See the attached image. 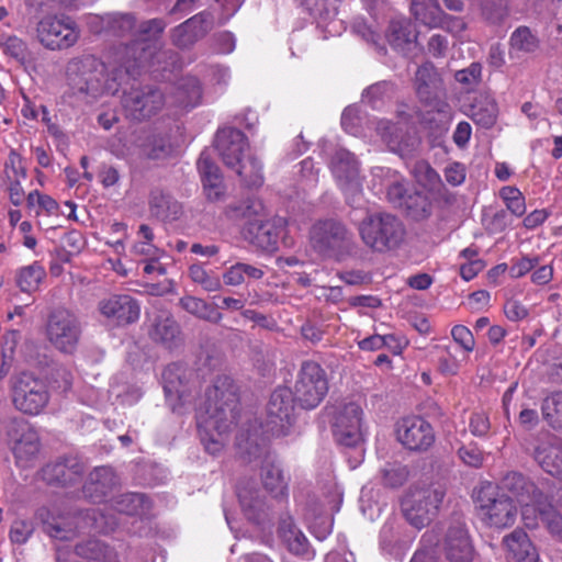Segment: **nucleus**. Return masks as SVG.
I'll return each instance as SVG.
<instances>
[{"mask_svg": "<svg viewBox=\"0 0 562 562\" xmlns=\"http://www.w3.org/2000/svg\"><path fill=\"white\" fill-rule=\"evenodd\" d=\"M260 476L265 488L274 497H283L288 492V481L277 458L266 452L260 468Z\"/></svg>", "mask_w": 562, "mask_h": 562, "instance_id": "obj_33", "label": "nucleus"}, {"mask_svg": "<svg viewBox=\"0 0 562 562\" xmlns=\"http://www.w3.org/2000/svg\"><path fill=\"white\" fill-rule=\"evenodd\" d=\"M329 166L337 181L359 175L356 157L345 148L334 151Z\"/></svg>", "mask_w": 562, "mask_h": 562, "instance_id": "obj_40", "label": "nucleus"}, {"mask_svg": "<svg viewBox=\"0 0 562 562\" xmlns=\"http://www.w3.org/2000/svg\"><path fill=\"white\" fill-rule=\"evenodd\" d=\"M44 531L58 540H70L76 535L79 525L66 521L63 517H48L43 519Z\"/></svg>", "mask_w": 562, "mask_h": 562, "instance_id": "obj_48", "label": "nucleus"}, {"mask_svg": "<svg viewBox=\"0 0 562 562\" xmlns=\"http://www.w3.org/2000/svg\"><path fill=\"white\" fill-rule=\"evenodd\" d=\"M458 456L465 465L472 468H480L484 462V453L474 442L461 446Z\"/></svg>", "mask_w": 562, "mask_h": 562, "instance_id": "obj_61", "label": "nucleus"}, {"mask_svg": "<svg viewBox=\"0 0 562 562\" xmlns=\"http://www.w3.org/2000/svg\"><path fill=\"white\" fill-rule=\"evenodd\" d=\"M138 236L142 240L134 243L131 248V255L140 260L159 261L162 251L154 245V233L147 224H142L138 228Z\"/></svg>", "mask_w": 562, "mask_h": 562, "instance_id": "obj_39", "label": "nucleus"}, {"mask_svg": "<svg viewBox=\"0 0 562 562\" xmlns=\"http://www.w3.org/2000/svg\"><path fill=\"white\" fill-rule=\"evenodd\" d=\"M26 428L32 427L16 416H3L0 419V432H4L13 441H16Z\"/></svg>", "mask_w": 562, "mask_h": 562, "instance_id": "obj_59", "label": "nucleus"}, {"mask_svg": "<svg viewBox=\"0 0 562 562\" xmlns=\"http://www.w3.org/2000/svg\"><path fill=\"white\" fill-rule=\"evenodd\" d=\"M214 24L210 11H203L188 19L172 30V43L179 48H188L202 38Z\"/></svg>", "mask_w": 562, "mask_h": 562, "instance_id": "obj_21", "label": "nucleus"}, {"mask_svg": "<svg viewBox=\"0 0 562 562\" xmlns=\"http://www.w3.org/2000/svg\"><path fill=\"white\" fill-rule=\"evenodd\" d=\"M40 437L33 428H26L14 441L13 454L19 467L29 468L40 453Z\"/></svg>", "mask_w": 562, "mask_h": 562, "instance_id": "obj_36", "label": "nucleus"}, {"mask_svg": "<svg viewBox=\"0 0 562 562\" xmlns=\"http://www.w3.org/2000/svg\"><path fill=\"white\" fill-rule=\"evenodd\" d=\"M376 131L389 148L401 156L411 155L419 145V138L408 125L407 117L395 123L381 120Z\"/></svg>", "mask_w": 562, "mask_h": 562, "instance_id": "obj_18", "label": "nucleus"}, {"mask_svg": "<svg viewBox=\"0 0 562 562\" xmlns=\"http://www.w3.org/2000/svg\"><path fill=\"white\" fill-rule=\"evenodd\" d=\"M148 335L153 341L167 349L177 348L182 342L180 326L167 312H160L154 317Z\"/></svg>", "mask_w": 562, "mask_h": 562, "instance_id": "obj_29", "label": "nucleus"}, {"mask_svg": "<svg viewBox=\"0 0 562 562\" xmlns=\"http://www.w3.org/2000/svg\"><path fill=\"white\" fill-rule=\"evenodd\" d=\"M263 211V204L260 200L255 198H247L246 200L229 204L225 214L234 221L247 220L248 223L257 220L256 217Z\"/></svg>", "mask_w": 562, "mask_h": 562, "instance_id": "obj_42", "label": "nucleus"}, {"mask_svg": "<svg viewBox=\"0 0 562 562\" xmlns=\"http://www.w3.org/2000/svg\"><path fill=\"white\" fill-rule=\"evenodd\" d=\"M202 89L195 77L187 76L180 78L165 97L166 102L171 105L191 109L200 103Z\"/></svg>", "mask_w": 562, "mask_h": 562, "instance_id": "obj_30", "label": "nucleus"}, {"mask_svg": "<svg viewBox=\"0 0 562 562\" xmlns=\"http://www.w3.org/2000/svg\"><path fill=\"white\" fill-rule=\"evenodd\" d=\"M533 508L539 513L549 532L562 539V515L552 506L549 495L544 496L543 504L536 505Z\"/></svg>", "mask_w": 562, "mask_h": 562, "instance_id": "obj_47", "label": "nucleus"}, {"mask_svg": "<svg viewBox=\"0 0 562 562\" xmlns=\"http://www.w3.org/2000/svg\"><path fill=\"white\" fill-rule=\"evenodd\" d=\"M294 401L292 391L286 387L276 389L267 405V431L272 436L288 435L294 422Z\"/></svg>", "mask_w": 562, "mask_h": 562, "instance_id": "obj_13", "label": "nucleus"}, {"mask_svg": "<svg viewBox=\"0 0 562 562\" xmlns=\"http://www.w3.org/2000/svg\"><path fill=\"white\" fill-rule=\"evenodd\" d=\"M411 192L405 183L395 181L387 187L386 196L395 207L402 209Z\"/></svg>", "mask_w": 562, "mask_h": 562, "instance_id": "obj_64", "label": "nucleus"}, {"mask_svg": "<svg viewBox=\"0 0 562 562\" xmlns=\"http://www.w3.org/2000/svg\"><path fill=\"white\" fill-rule=\"evenodd\" d=\"M454 79L468 89L476 87L482 80V65L472 63L469 67L456 71Z\"/></svg>", "mask_w": 562, "mask_h": 562, "instance_id": "obj_58", "label": "nucleus"}, {"mask_svg": "<svg viewBox=\"0 0 562 562\" xmlns=\"http://www.w3.org/2000/svg\"><path fill=\"white\" fill-rule=\"evenodd\" d=\"M198 169L201 175L202 183H218L221 182L222 175L220 168L213 162L206 151H202L198 159Z\"/></svg>", "mask_w": 562, "mask_h": 562, "instance_id": "obj_57", "label": "nucleus"}, {"mask_svg": "<svg viewBox=\"0 0 562 562\" xmlns=\"http://www.w3.org/2000/svg\"><path fill=\"white\" fill-rule=\"evenodd\" d=\"M284 225L285 222L281 217L269 221L255 220L247 224L246 232L255 246L266 251H273L278 249Z\"/></svg>", "mask_w": 562, "mask_h": 562, "instance_id": "obj_26", "label": "nucleus"}, {"mask_svg": "<svg viewBox=\"0 0 562 562\" xmlns=\"http://www.w3.org/2000/svg\"><path fill=\"white\" fill-rule=\"evenodd\" d=\"M34 532V525L30 520L19 519L14 520L9 537L14 544H24Z\"/></svg>", "mask_w": 562, "mask_h": 562, "instance_id": "obj_62", "label": "nucleus"}, {"mask_svg": "<svg viewBox=\"0 0 562 562\" xmlns=\"http://www.w3.org/2000/svg\"><path fill=\"white\" fill-rule=\"evenodd\" d=\"M413 87L418 101L429 111L449 117L450 104L447 101V89L440 71L430 61L418 66L413 79Z\"/></svg>", "mask_w": 562, "mask_h": 562, "instance_id": "obj_6", "label": "nucleus"}, {"mask_svg": "<svg viewBox=\"0 0 562 562\" xmlns=\"http://www.w3.org/2000/svg\"><path fill=\"white\" fill-rule=\"evenodd\" d=\"M382 480L385 486L395 488L402 486L408 479V469L401 463H389L382 470Z\"/></svg>", "mask_w": 562, "mask_h": 562, "instance_id": "obj_55", "label": "nucleus"}, {"mask_svg": "<svg viewBox=\"0 0 562 562\" xmlns=\"http://www.w3.org/2000/svg\"><path fill=\"white\" fill-rule=\"evenodd\" d=\"M165 103V94L153 86L132 87L130 90H125L121 98L125 115L137 122L157 114Z\"/></svg>", "mask_w": 562, "mask_h": 562, "instance_id": "obj_11", "label": "nucleus"}, {"mask_svg": "<svg viewBox=\"0 0 562 562\" xmlns=\"http://www.w3.org/2000/svg\"><path fill=\"white\" fill-rule=\"evenodd\" d=\"M237 495L247 519L257 525L262 524L268 515L262 492L252 484L240 482L237 486Z\"/></svg>", "mask_w": 562, "mask_h": 562, "instance_id": "obj_28", "label": "nucleus"}, {"mask_svg": "<svg viewBox=\"0 0 562 562\" xmlns=\"http://www.w3.org/2000/svg\"><path fill=\"white\" fill-rule=\"evenodd\" d=\"M313 248L323 256L340 258L353 250L352 234L335 220L315 223L311 229Z\"/></svg>", "mask_w": 562, "mask_h": 562, "instance_id": "obj_7", "label": "nucleus"}, {"mask_svg": "<svg viewBox=\"0 0 562 562\" xmlns=\"http://www.w3.org/2000/svg\"><path fill=\"white\" fill-rule=\"evenodd\" d=\"M338 186L344 192L346 202L352 207H360L363 200L362 182L359 175L356 177L347 178L346 180H338Z\"/></svg>", "mask_w": 562, "mask_h": 562, "instance_id": "obj_54", "label": "nucleus"}, {"mask_svg": "<svg viewBox=\"0 0 562 562\" xmlns=\"http://www.w3.org/2000/svg\"><path fill=\"white\" fill-rule=\"evenodd\" d=\"M35 37L45 48L56 50L72 46L79 32L69 16L47 14L36 23Z\"/></svg>", "mask_w": 562, "mask_h": 562, "instance_id": "obj_9", "label": "nucleus"}, {"mask_svg": "<svg viewBox=\"0 0 562 562\" xmlns=\"http://www.w3.org/2000/svg\"><path fill=\"white\" fill-rule=\"evenodd\" d=\"M443 553L449 562H472L474 547L464 522L452 521L443 538Z\"/></svg>", "mask_w": 562, "mask_h": 562, "instance_id": "obj_20", "label": "nucleus"}, {"mask_svg": "<svg viewBox=\"0 0 562 562\" xmlns=\"http://www.w3.org/2000/svg\"><path fill=\"white\" fill-rule=\"evenodd\" d=\"M189 276L193 282L200 284L205 291L214 292L222 289V282L220 278L209 273L200 265H192L189 268Z\"/></svg>", "mask_w": 562, "mask_h": 562, "instance_id": "obj_56", "label": "nucleus"}, {"mask_svg": "<svg viewBox=\"0 0 562 562\" xmlns=\"http://www.w3.org/2000/svg\"><path fill=\"white\" fill-rule=\"evenodd\" d=\"M75 552L78 557L91 562H110L113 559L112 550L97 539H88L78 543Z\"/></svg>", "mask_w": 562, "mask_h": 562, "instance_id": "obj_43", "label": "nucleus"}, {"mask_svg": "<svg viewBox=\"0 0 562 562\" xmlns=\"http://www.w3.org/2000/svg\"><path fill=\"white\" fill-rule=\"evenodd\" d=\"M387 42L397 52L406 54L411 50L415 40L416 31L407 20H393L387 29Z\"/></svg>", "mask_w": 562, "mask_h": 562, "instance_id": "obj_37", "label": "nucleus"}, {"mask_svg": "<svg viewBox=\"0 0 562 562\" xmlns=\"http://www.w3.org/2000/svg\"><path fill=\"white\" fill-rule=\"evenodd\" d=\"M541 411L543 418L551 427L562 429V392L546 397Z\"/></svg>", "mask_w": 562, "mask_h": 562, "instance_id": "obj_53", "label": "nucleus"}, {"mask_svg": "<svg viewBox=\"0 0 562 562\" xmlns=\"http://www.w3.org/2000/svg\"><path fill=\"white\" fill-rule=\"evenodd\" d=\"M99 311L117 325H128L139 318L140 307L130 295H111L99 302Z\"/></svg>", "mask_w": 562, "mask_h": 562, "instance_id": "obj_24", "label": "nucleus"}, {"mask_svg": "<svg viewBox=\"0 0 562 562\" xmlns=\"http://www.w3.org/2000/svg\"><path fill=\"white\" fill-rule=\"evenodd\" d=\"M398 441L409 450L425 451L435 441L432 426L422 417L403 418L396 427Z\"/></svg>", "mask_w": 562, "mask_h": 562, "instance_id": "obj_19", "label": "nucleus"}, {"mask_svg": "<svg viewBox=\"0 0 562 562\" xmlns=\"http://www.w3.org/2000/svg\"><path fill=\"white\" fill-rule=\"evenodd\" d=\"M509 45L512 50L531 54L539 48L540 42L529 27L519 26L512 33Z\"/></svg>", "mask_w": 562, "mask_h": 562, "instance_id": "obj_52", "label": "nucleus"}, {"mask_svg": "<svg viewBox=\"0 0 562 562\" xmlns=\"http://www.w3.org/2000/svg\"><path fill=\"white\" fill-rule=\"evenodd\" d=\"M0 48L5 56L14 59L18 64L23 65L27 60V44L16 35H0Z\"/></svg>", "mask_w": 562, "mask_h": 562, "instance_id": "obj_51", "label": "nucleus"}, {"mask_svg": "<svg viewBox=\"0 0 562 562\" xmlns=\"http://www.w3.org/2000/svg\"><path fill=\"white\" fill-rule=\"evenodd\" d=\"M328 392L326 372L315 361H304L297 373L292 391L295 401L304 409H313L321 404Z\"/></svg>", "mask_w": 562, "mask_h": 562, "instance_id": "obj_8", "label": "nucleus"}, {"mask_svg": "<svg viewBox=\"0 0 562 562\" xmlns=\"http://www.w3.org/2000/svg\"><path fill=\"white\" fill-rule=\"evenodd\" d=\"M507 559L513 562H538V552L528 535L520 528L515 529L503 538Z\"/></svg>", "mask_w": 562, "mask_h": 562, "instance_id": "obj_32", "label": "nucleus"}, {"mask_svg": "<svg viewBox=\"0 0 562 562\" xmlns=\"http://www.w3.org/2000/svg\"><path fill=\"white\" fill-rule=\"evenodd\" d=\"M106 25L109 31L117 37H132L136 40V19L131 13H115L108 18Z\"/></svg>", "mask_w": 562, "mask_h": 562, "instance_id": "obj_45", "label": "nucleus"}, {"mask_svg": "<svg viewBox=\"0 0 562 562\" xmlns=\"http://www.w3.org/2000/svg\"><path fill=\"white\" fill-rule=\"evenodd\" d=\"M532 457L543 471L562 481V443L546 436L532 446Z\"/></svg>", "mask_w": 562, "mask_h": 562, "instance_id": "obj_25", "label": "nucleus"}, {"mask_svg": "<svg viewBox=\"0 0 562 562\" xmlns=\"http://www.w3.org/2000/svg\"><path fill=\"white\" fill-rule=\"evenodd\" d=\"M412 12L416 20L429 27L442 25L443 11L437 0H413Z\"/></svg>", "mask_w": 562, "mask_h": 562, "instance_id": "obj_41", "label": "nucleus"}, {"mask_svg": "<svg viewBox=\"0 0 562 562\" xmlns=\"http://www.w3.org/2000/svg\"><path fill=\"white\" fill-rule=\"evenodd\" d=\"M192 371L180 363H171L162 372L164 391L173 412L191 402Z\"/></svg>", "mask_w": 562, "mask_h": 562, "instance_id": "obj_15", "label": "nucleus"}, {"mask_svg": "<svg viewBox=\"0 0 562 562\" xmlns=\"http://www.w3.org/2000/svg\"><path fill=\"white\" fill-rule=\"evenodd\" d=\"M467 114L481 127L491 128L497 121L498 105L491 94L480 92L473 98Z\"/></svg>", "mask_w": 562, "mask_h": 562, "instance_id": "obj_34", "label": "nucleus"}, {"mask_svg": "<svg viewBox=\"0 0 562 562\" xmlns=\"http://www.w3.org/2000/svg\"><path fill=\"white\" fill-rule=\"evenodd\" d=\"M147 497L140 493H125L114 498L113 508L125 515L134 516L143 513Z\"/></svg>", "mask_w": 562, "mask_h": 562, "instance_id": "obj_49", "label": "nucleus"}, {"mask_svg": "<svg viewBox=\"0 0 562 562\" xmlns=\"http://www.w3.org/2000/svg\"><path fill=\"white\" fill-rule=\"evenodd\" d=\"M85 464L77 457L59 458L42 470L43 479L50 485L67 486L82 477Z\"/></svg>", "mask_w": 562, "mask_h": 562, "instance_id": "obj_22", "label": "nucleus"}, {"mask_svg": "<svg viewBox=\"0 0 562 562\" xmlns=\"http://www.w3.org/2000/svg\"><path fill=\"white\" fill-rule=\"evenodd\" d=\"M45 276V269L38 262H34L19 270L16 284L23 292L32 293L38 289Z\"/></svg>", "mask_w": 562, "mask_h": 562, "instance_id": "obj_46", "label": "nucleus"}, {"mask_svg": "<svg viewBox=\"0 0 562 562\" xmlns=\"http://www.w3.org/2000/svg\"><path fill=\"white\" fill-rule=\"evenodd\" d=\"M173 145L168 136H154L147 148V156L150 159H162L170 156Z\"/></svg>", "mask_w": 562, "mask_h": 562, "instance_id": "obj_60", "label": "nucleus"}, {"mask_svg": "<svg viewBox=\"0 0 562 562\" xmlns=\"http://www.w3.org/2000/svg\"><path fill=\"white\" fill-rule=\"evenodd\" d=\"M445 495L440 485L411 487L401 502L407 522L416 529L426 527L436 516Z\"/></svg>", "mask_w": 562, "mask_h": 562, "instance_id": "obj_5", "label": "nucleus"}, {"mask_svg": "<svg viewBox=\"0 0 562 562\" xmlns=\"http://www.w3.org/2000/svg\"><path fill=\"white\" fill-rule=\"evenodd\" d=\"M204 404L200 407L206 415L199 416L201 441L210 454H217L224 447L223 435L229 431L237 422V392L228 376H218L209 386L204 395Z\"/></svg>", "mask_w": 562, "mask_h": 562, "instance_id": "obj_1", "label": "nucleus"}, {"mask_svg": "<svg viewBox=\"0 0 562 562\" xmlns=\"http://www.w3.org/2000/svg\"><path fill=\"white\" fill-rule=\"evenodd\" d=\"M49 342L64 353H72L80 340L81 325L76 314L66 308L53 311L47 321Z\"/></svg>", "mask_w": 562, "mask_h": 562, "instance_id": "obj_10", "label": "nucleus"}, {"mask_svg": "<svg viewBox=\"0 0 562 562\" xmlns=\"http://www.w3.org/2000/svg\"><path fill=\"white\" fill-rule=\"evenodd\" d=\"M479 503L481 518L487 526L501 529L514 525L517 509L510 497L493 496L488 490H482Z\"/></svg>", "mask_w": 562, "mask_h": 562, "instance_id": "obj_14", "label": "nucleus"}, {"mask_svg": "<svg viewBox=\"0 0 562 562\" xmlns=\"http://www.w3.org/2000/svg\"><path fill=\"white\" fill-rule=\"evenodd\" d=\"M49 402L46 383L31 373H21L13 385L14 406L29 415L40 414Z\"/></svg>", "mask_w": 562, "mask_h": 562, "instance_id": "obj_12", "label": "nucleus"}, {"mask_svg": "<svg viewBox=\"0 0 562 562\" xmlns=\"http://www.w3.org/2000/svg\"><path fill=\"white\" fill-rule=\"evenodd\" d=\"M117 485L119 477L114 470L103 465L89 473L82 492L92 503H102Z\"/></svg>", "mask_w": 562, "mask_h": 562, "instance_id": "obj_27", "label": "nucleus"}, {"mask_svg": "<svg viewBox=\"0 0 562 562\" xmlns=\"http://www.w3.org/2000/svg\"><path fill=\"white\" fill-rule=\"evenodd\" d=\"M402 210L413 220L422 221L430 216L431 203L425 194L412 191Z\"/></svg>", "mask_w": 562, "mask_h": 562, "instance_id": "obj_50", "label": "nucleus"}, {"mask_svg": "<svg viewBox=\"0 0 562 562\" xmlns=\"http://www.w3.org/2000/svg\"><path fill=\"white\" fill-rule=\"evenodd\" d=\"M136 77L125 74L123 59L119 54L117 66L112 68L111 74L102 61L92 56L68 67L69 86L74 94L86 103H92L103 94H115L124 82Z\"/></svg>", "mask_w": 562, "mask_h": 562, "instance_id": "obj_2", "label": "nucleus"}, {"mask_svg": "<svg viewBox=\"0 0 562 562\" xmlns=\"http://www.w3.org/2000/svg\"><path fill=\"white\" fill-rule=\"evenodd\" d=\"M362 409L357 403L345 404L335 415L333 434L336 441L346 447H356L362 440Z\"/></svg>", "mask_w": 562, "mask_h": 562, "instance_id": "obj_16", "label": "nucleus"}, {"mask_svg": "<svg viewBox=\"0 0 562 562\" xmlns=\"http://www.w3.org/2000/svg\"><path fill=\"white\" fill-rule=\"evenodd\" d=\"M363 244L375 252H386L401 246L405 238L402 221L387 212H369L358 225Z\"/></svg>", "mask_w": 562, "mask_h": 562, "instance_id": "obj_3", "label": "nucleus"}, {"mask_svg": "<svg viewBox=\"0 0 562 562\" xmlns=\"http://www.w3.org/2000/svg\"><path fill=\"white\" fill-rule=\"evenodd\" d=\"M499 488L507 492L510 499L514 498L521 506L535 507L544 502L548 494L528 476L520 472L509 471L499 481Z\"/></svg>", "mask_w": 562, "mask_h": 562, "instance_id": "obj_17", "label": "nucleus"}, {"mask_svg": "<svg viewBox=\"0 0 562 562\" xmlns=\"http://www.w3.org/2000/svg\"><path fill=\"white\" fill-rule=\"evenodd\" d=\"M179 305L196 318L215 325H218L223 319V314L216 310L215 305L200 297L186 295L179 300Z\"/></svg>", "mask_w": 562, "mask_h": 562, "instance_id": "obj_38", "label": "nucleus"}, {"mask_svg": "<svg viewBox=\"0 0 562 562\" xmlns=\"http://www.w3.org/2000/svg\"><path fill=\"white\" fill-rule=\"evenodd\" d=\"M232 169L237 172L247 187H260L263 183L262 166L256 157H244Z\"/></svg>", "mask_w": 562, "mask_h": 562, "instance_id": "obj_44", "label": "nucleus"}, {"mask_svg": "<svg viewBox=\"0 0 562 562\" xmlns=\"http://www.w3.org/2000/svg\"><path fill=\"white\" fill-rule=\"evenodd\" d=\"M278 536L291 553L302 557L308 554V540L291 516L280 518Z\"/></svg>", "mask_w": 562, "mask_h": 562, "instance_id": "obj_35", "label": "nucleus"}, {"mask_svg": "<svg viewBox=\"0 0 562 562\" xmlns=\"http://www.w3.org/2000/svg\"><path fill=\"white\" fill-rule=\"evenodd\" d=\"M148 205L151 216L162 222L178 221L183 214L182 204L169 192L159 188L150 191Z\"/></svg>", "mask_w": 562, "mask_h": 562, "instance_id": "obj_31", "label": "nucleus"}, {"mask_svg": "<svg viewBox=\"0 0 562 562\" xmlns=\"http://www.w3.org/2000/svg\"><path fill=\"white\" fill-rule=\"evenodd\" d=\"M247 146L246 136L237 128L224 127L216 133L215 147L224 164L229 168H235L240 162Z\"/></svg>", "mask_w": 562, "mask_h": 562, "instance_id": "obj_23", "label": "nucleus"}, {"mask_svg": "<svg viewBox=\"0 0 562 562\" xmlns=\"http://www.w3.org/2000/svg\"><path fill=\"white\" fill-rule=\"evenodd\" d=\"M165 27L166 23L161 19L147 20L137 25L136 40L117 52L123 59L126 75L139 76L142 69L150 65L155 47L149 41L162 33Z\"/></svg>", "mask_w": 562, "mask_h": 562, "instance_id": "obj_4", "label": "nucleus"}, {"mask_svg": "<svg viewBox=\"0 0 562 562\" xmlns=\"http://www.w3.org/2000/svg\"><path fill=\"white\" fill-rule=\"evenodd\" d=\"M416 170L418 172V181L429 190H435L441 184L440 176L428 164H418Z\"/></svg>", "mask_w": 562, "mask_h": 562, "instance_id": "obj_63", "label": "nucleus"}]
</instances>
